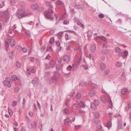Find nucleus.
<instances>
[{
	"mask_svg": "<svg viewBox=\"0 0 131 131\" xmlns=\"http://www.w3.org/2000/svg\"><path fill=\"white\" fill-rule=\"evenodd\" d=\"M73 109L75 110H77L78 108V105L74 103L73 106Z\"/></svg>",
	"mask_w": 131,
	"mask_h": 131,
	"instance_id": "obj_34",
	"label": "nucleus"
},
{
	"mask_svg": "<svg viewBox=\"0 0 131 131\" xmlns=\"http://www.w3.org/2000/svg\"><path fill=\"white\" fill-rule=\"evenodd\" d=\"M48 13H49L50 14H52L53 13V11L51 9H49L48 10Z\"/></svg>",
	"mask_w": 131,
	"mask_h": 131,
	"instance_id": "obj_47",
	"label": "nucleus"
},
{
	"mask_svg": "<svg viewBox=\"0 0 131 131\" xmlns=\"http://www.w3.org/2000/svg\"><path fill=\"white\" fill-rule=\"evenodd\" d=\"M69 119L68 117L65 120V122L64 124L65 125H67L68 124Z\"/></svg>",
	"mask_w": 131,
	"mask_h": 131,
	"instance_id": "obj_39",
	"label": "nucleus"
},
{
	"mask_svg": "<svg viewBox=\"0 0 131 131\" xmlns=\"http://www.w3.org/2000/svg\"><path fill=\"white\" fill-rule=\"evenodd\" d=\"M79 105L81 108L84 107L85 106L84 102L82 101H80V102L79 104Z\"/></svg>",
	"mask_w": 131,
	"mask_h": 131,
	"instance_id": "obj_19",
	"label": "nucleus"
},
{
	"mask_svg": "<svg viewBox=\"0 0 131 131\" xmlns=\"http://www.w3.org/2000/svg\"><path fill=\"white\" fill-rule=\"evenodd\" d=\"M71 48V46L70 45H68L66 46V50H69Z\"/></svg>",
	"mask_w": 131,
	"mask_h": 131,
	"instance_id": "obj_44",
	"label": "nucleus"
},
{
	"mask_svg": "<svg viewBox=\"0 0 131 131\" xmlns=\"http://www.w3.org/2000/svg\"><path fill=\"white\" fill-rule=\"evenodd\" d=\"M10 4L12 5H14L15 4V2L14 0H10Z\"/></svg>",
	"mask_w": 131,
	"mask_h": 131,
	"instance_id": "obj_41",
	"label": "nucleus"
},
{
	"mask_svg": "<svg viewBox=\"0 0 131 131\" xmlns=\"http://www.w3.org/2000/svg\"><path fill=\"white\" fill-rule=\"evenodd\" d=\"M104 15L103 14H100L99 15V18H102L104 17Z\"/></svg>",
	"mask_w": 131,
	"mask_h": 131,
	"instance_id": "obj_60",
	"label": "nucleus"
},
{
	"mask_svg": "<svg viewBox=\"0 0 131 131\" xmlns=\"http://www.w3.org/2000/svg\"><path fill=\"white\" fill-rule=\"evenodd\" d=\"M74 127L75 129H79L81 128V126L80 125H75Z\"/></svg>",
	"mask_w": 131,
	"mask_h": 131,
	"instance_id": "obj_53",
	"label": "nucleus"
},
{
	"mask_svg": "<svg viewBox=\"0 0 131 131\" xmlns=\"http://www.w3.org/2000/svg\"><path fill=\"white\" fill-rule=\"evenodd\" d=\"M110 71V70L109 69H106L104 71V75H107Z\"/></svg>",
	"mask_w": 131,
	"mask_h": 131,
	"instance_id": "obj_24",
	"label": "nucleus"
},
{
	"mask_svg": "<svg viewBox=\"0 0 131 131\" xmlns=\"http://www.w3.org/2000/svg\"><path fill=\"white\" fill-rule=\"evenodd\" d=\"M21 66V64L20 62H17L16 64V66L17 67H20Z\"/></svg>",
	"mask_w": 131,
	"mask_h": 131,
	"instance_id": "obj_51",
	"label": "nucleus"
},
{
	"mask_svg": "<svg viewBox=\"0 0 131 131\" xmlns=\"http://www.w3.org/2000/svg\"><path fill=\"white\" fill-rule=\"evenodd\" d=\"M50 64L51 66H52L54 65L55 64V63L53 60L51 61L50 62Z\"/></svg>",
	"mask_w": 131,
	"mask_h": 131,
	"instance_id": "obj_54",
	"label": "nucleus"
},
{
	"mask_svg": "<svg viewBox=\"0 0 131 131\" xmlns=\"http://www.w3.org/2000/svg\"><path fill=\"white\" fill-rule=\"evenodd\" d=\"M107 42H106L105 44H104L102 45V47L103 48H106L107 46Z\"/></svg>",
	"mask_w": 131,
	"mask_h": 131,
	"instance_id": "obj_59",
	"label": "nucleus"
},
{
	"mask_svg": "<svg viewBox=\"0 0 131 131\" xmlns=\"http://www.w3.org/2000/svg\"><path fill=\"white\" fill-rule=\"evenodd\" d=\"M100 67L102 70H104L106 68V65L103 62H101L100 64Z\"/></svg>",
	"mask_w": 131,
	"mask_h": 131,
	"instance_id": "obj_12",
	"label": "nucleus"
},
{
	"mask_svg": "<svg viewBox=\"0 0 131 131\" xmlns=\"http://www.w3.org/2000/svg\"><path fill=\"white\" fill-rule=\"evenodd\" d=\"M74 50H77L78 54L80 56L79 57H78L77 59L74 61V62L73 63L72 68L75 70L76 69L78 66L79 65L82 59L81 55L82 53L81 52V49L79 48H75L74 49Z\"/></svg>",
	"mask_w": 131,
	"mask_h": 131,
	"instance_id": "obj_1",
	"label": "nucleus"
},
{
	"mask_svg": "<svg viewBox=\"0 0 131 131\" xmlns=\"http://www.w3.org/2000/svg\"><path fill=\"white\" fill-rule=\"evenodd\" d=\"M63 60L65 62H69L70 61L69 57L67 55H66L64 57Z\"/></svg>",
	"mask_w": 131,
	"mask_h": 131,
	"instance_id": "obj_13",
	"label": "nucleus"
},
{
	"mask_svg": "<svg viewBox=\"0 0 131 131\" xmlns=\"http://www.w3.org/2000/svg\"><path fill=\"white\" fill-rule=\"evenodd\" d=\"M56 44L57 45V46L58 47H59L60 46V42L59 41H56Z\"/></svg>",
	"mask_w": 131,
	"mask_h": 131,
	"instance_id": "obj_46",
	"label": "nucleus"
},
{
	"mask_svg": "<svg viewBox=\"0 0 131 131\" xmlns=\"http://www.w3.org/2000/svg\"><path fill=\"white\" fill-rule=\"evenodd\" d=\"M31 126L32 127L34 128H35L37 126V123H36L34 122V125H32L31 124Z\"/></svg>",
	"mask_w": 131,
	"mask_h": 131,
	"instance_id": "obj_56",
	"label": "nucleus"
},
{
	"mask_svg": "<svg viewBox=\"0 0 131 131\" xmlns=\"http://www.w3.org/2000/svg\"><path fill=\"white\" fill-rule=\"evenodd\" d=\"M108 102L109 103L110 106L111 107L112 106V101L110 98H109L108 100Z\"/></svg>",
	"mask_w": 131,
	"mask_h": 131,
	"instance_id": "obj_42",
	"label": "nucleus"
},
{
	"mask_svg": "<svg viewBox=\"0 0 131 131\" xmlns=\"http://www.w3.org/2000/svg\"><path fill=\"white\" fill-rule=\"evenodd\" d=\"M122 65V63L119 62H118L116 64V66L117 67H121Z\"/></svg>",
	"mask_w": 131,
	"mask_h": 131,
	"instance_id": "obj_49",
	"label": "nucleus"
},
{
	"mask_svg": "<svg viewBox=\"0 0 131 131\" xmlns=\"http://www.w3.org/2000/svg\"><path fill=\"white\" fill-rule=\"evenodd\" d=\"M100 39L104 41H106V39L104 36H100Z\"/></svg>",
	"mask_w": 131,
	"mask_h": 131,
	"instance_id": "obj_32",
	"label": "nucleus"
},
{
	"mask_svg": "<svg viewBox=\"0 0 131 131\" xmlns=\"http://www.w3.org/2000/svg\"><path fill=\"white\" fill-rule=\"evenodd\" d=\"M93 104L96 106H98L99 104V100H95L94 101Z\"/></svg>",
	"mask_w": 131,
	"mask_h": 131,
	"instance_id": "obj_23",
	"label": "nucleus"
},
{
	"mask_svg": "<svg viewBox=\"0 0 131 131\" xmlns=\"http://www.w3.org/2000/svg\"><path fill=\"white\" fill-rule=\"evenodd\" d=\"M54 41V39L53 37H52L49 40V43H50L51 44H52L53 42Z\"/></svg>",
	"mask_w": 131,
	"mask_h": 131,
	"instance_id": "obj_33",
	"label": "nucleus"
},
{
	"mask_svg": "<svg viewBox=\"0 0 131 131\" xmlns=\"http://www.w3.org/2000/svg\"><path fill=\"white\" fill-rule=\"evenodd\" d=\"M117 128L119 129H122L123 128L122 122L121 120H119L118 121Z\"/></svg>",
	"mask_w": 131,
	"mask_h": 131,
	"instance_id": "obj_10",
	"label": "nucleus"
},
{
	"mask_svg": "<svg viewBox=\"0 0 131 131\" xmlns=\"http://www.w3.org/2000/svg\"><path fill=\"white\" fill-rule=\"evenodd\" d=\"M81 94L80 93H78L76 95V97L78 99H79L81 98Z\"/></svg>",
	"mask_w": 131,
	"mask_h": 131,
	"instance_id": "obj_36",
	"label": "nucleus"
},
{
	"mask_svg": "<svg viewBox=\"0 0 131 131\" xmlns=\"http://www.w3.org/2000/svg\"><path fill=\"white\" fill-rule=\"evenodd\" d=\"M115 51L117 52H119L121 51L120 49L118 47H116L115 48Z\"/></svg>",
	"mask_w": 131,
	"mask_h": 131,
	"instance_id": "obj_37",
	"label": "nucleus"
},
{
	"mask_svg": "<svg viewBox=\"0 0 131 131\" xmlns=\"http://www.w3.org/2000/svg\"><path fill=\"white\" fill-rule=\"evenodd\" d=\"M63 112L65 114H70L71 112H70L68 110V109L67 108H65L64 109Z\"/></svg>",
	"mask_w": 131,
	"mask_h": 131,
	"instance_id": "obj_17",
	"label": "nucleus"
},
{
	"mask_svg": "<svg viewBox=\"0 0 131 131\" xmlns=\"http://www.w3.org/2000/svg\"><path fill=\"white\" fill-rule=\"evenodd\" d=\"M55 75L53 76L50 80L49 79L47 80V82L49 83H56L57 80V77L55 76L57 75L58 76L59 75V73L58 72H56L54 73Z\"/></svg>",
	"mask_w": 131,
	"mask_h": 131,
	"instance_id": "obj_4",
	"label": "nucleus"
},
{
	"mask_svg": "<svg viewBox=\"0 0 131 131\" xmlns=\"http://www.w3.org/2000/svg\"><path fill=\"white\" fill-rule=\"evenodd\" d=\"M52 49V48L51 46L49 45L48 46L47 50L49 51H51Z\"/></svg>",
	"mask_w": 131,
	"mask_h": 131,
	"instance_id": "obj_48",
	"label": "nucleus"
},
{
	"mask_svg": "<svg viewBox=\"0 0 131 131\" xmlns=\"http://www.w3.org/2000/svg\"><path fill=\"white\" fill-rule=\"evenodd\" d=\"M1 15L3 18H8L9 15L8 12L7 11L1 12Z\"/></svg>",
	"mask_w": 131,
	"mask_h": 131,
	"instance_id": "obj_7",
	"label": "nucleus"
},
{
	"mask_svg": "<svg viewBox=\"0 0 131 131\" xmlns=\"http://www.w3.org/2000/svg\"><path fill=\"white\" fill-rule=\"evenodd\" d=\"M9 57L10 59H13L14 58V54L13 52V51H12L10 52L9 53Z\"/></svg>",
	"mask_w": 131,
	"mask_h": 131,
	"instance_id": "obj_18",
	"label": "nucleus"
},
{
	"mask_svg": "<svg viewBox=\"0 0 131 131\" xmlns=\"http://www.w3.org/2000/svg\"><path fill=\"white\" fill-rule=\"evenodd\" d=\"M9 35V37H8L5 41V45L8 46L10 45L12 47H13L15 44V40L12 38V37L14 36V34H13V35L11 36Z\"/></svg>",
	"mask_w": 131,
	"mask_h": 131,
	"instance_id": "obj_2",
	"label": "nucleus"
},
{
	"mask_svg": "<svg viewBox=\"0 0 131 131\" xmlns=\"http://www.w3.org/2000/svg\"><path fill=\"white\" fill-rule=\"evenodd\" d=\"M19 88L18 87H15L14 89L15 92L16 93L18 92L19 91Z\"/></svg>",
	"mask_w": 131,
	"mask_h": 131,
	"instance_id": "obj_27",
	"label": "nucleus"
},
{
	"mask_svg": "<svg viewBox=\"0 0 131 131\" xmlns=\"http://www.w3.org/2000/svg\"><path fill=\"white\" fill-rule=\"evenodd\" d=\"M61 67L62 66L61 65L59 64H57V68L58 70H59L60 69Z\"/></svg>",
	"mask_w": 131,
	"mask_h": 131,
	"instance_id": "obj_40",
	"label": "nucleus"
},
{
	"mask_svg": "<svg viewBox=\"0 0 131 131\" xmlns=\"http://www.w3.org/2000/svg\"><path fill=\"white\" fill-rule=\"evenodd\" d=\"M6 80H4L3 81V83L4 85L7 86L8 87L10 88L11 86L10 83L11 79L10 78H6Z\"/></svg>",
	"mask_w": 131,
	"mask_h": 131,
	"instance_id": "obj_5",
	"label": "nucleus"
},
{
	"mask_svg": "<svg viewBox=\"0 0 131 131\" xmlns=\"http://www.w3.org/2000/svg\"><path fill=\"white\" fill-rule=\"evenodd\" d=\"M127 92V90L125 89H123L121 91V93L123 95L125 94Z\"/></svg>",
	"mask_w": 131,
	"mask_h": 131,
	"instance_id": "obj_30",
	"label": "nucleus"
},
{
	"mask_svg": "<svg viewBox=\"0 0 131 131\" xmlns=\"http://www.w3.org/2000/svg\"><path fill=\"white\" fill-rule=\"evenodd\" d=\"M17 102L16 101H14L12 103V106L13 107H15L16 106Z\"/></svg>",
	"mask_w": 131,
	"mask_h": 131,
	"instance_id": "obj_50",
	"label": "nucleus"
},
{
	"mask_svg": "<svg viewBox=\"0 0 131 131\" xmlns=\"http://www.w3.org/2000/svg\"><path fill=\"white\" fill-rule=\"evenodd\" d=\"M67 68L69 70H70L72 68V67L71 66L69 65L67 67Z\"/></svg>",
	"mask_w": 131,
	"mask_h": 131,
	"instance_id": "obj_64",
	"label": "nucleus"
},
{
	"mask_svg": "<svg viewBox=\"0 0 131 131\" xmlns=\"http://www.w3.org/2000/svg\"><path fill=\"white\" fill-rule=\"evenodd\" d=\"M37 105L38 106V107L40 110L41 111V107L40 106V105L38 101H37Z\"/></svg>",
	"mask_w": 131,
	"mask_h": 131,
	"instance_id": "obj_61",
	"label": "nucleus"
},
{
	"mask_svg": "<svg viewBox=\"0 0 131 131\" xmlns=\"http://www.w3.org/2000/svg\"><path fill=\"white\" fill-rule=\"evenodd\" d=\"M46 5L49 7L51 8H52V5L50 2L48 1H47L46 2Z\"/></svg>",
	"mask_w": 131,
	"mask_h": 131,
	"instance_id": "obj_16",
	"label": "nucleus"
},
{
	"mask_svg": "<svg viewBox=\"0 0 131 131\" xmlns=\"http://www.w3.org/2000/svg\"><path fill=\"white\" fill-rule=\"evenodd\" d=\"M112 126L111 122L110 121H108L107 123L106 127L108 128H110Z\"/></svg>",
	"mask_w": 131,
	"mask_h": 131,
	"instance_id": "obj_20",
	"label": "nucleus"
},
{
	"mask_svg": "<svg viewBox=\"0 0 131 131\" xmlns=\"http://www.w3.org/2000/svg\"><path fill=\"white\" fill-rule=\"evenodd\" d=\"M102 53L103 54H107L109 53V50H108L104 49L102 51Z\"/></svg>",
	"mask_w": 131,
	"mask_h": 131,
	"instance_id": "obj_15",
	"label": "nucleus"
},
{
	"mask_svg": "<svg viewBox=\"0 0 131 131\" xmlns=\"http://www.w3.org/2000/svg\"><path fill=\"white\" fill-rule=\"evenodd\" d=\"M65 38L66 40H69V35L67 34H66L65 35Z\"/></svg>",
	"mask_w": 131,
	"mask_h": 131,
	"instance_id": "obj_55",
	"label": "nucleus"
},
{
	"mask_svg": "<svg viewBox=\"0 0 131 131\" xmlns=\"http://www.w3.org/2000/svg\"><path fill=\"white\" fill-rule=\"evenodd\" d=\"M8 32L9 34H12L13 33V30H12V29L11 28L10 29H9Z\"/></svg>",
	"mask_w": 131,
	"mask_h": 131,
	"instance_id": "obj_63",
	"label": "nucleus"
},
{
	"mask_svg": "<svg viewBox=\"0 0 131 131\" xmlns=\"http://www.w3.org/2000/svg\"><path fill=\"white\" fill-rule=\"evenodd\" d=\"M39 6L37 4H34L31 5V8L34 10H36L39 8Z\"/></svg>",
	"mask_w": 131,
	"mask_h": 131,
	"instance_id": "obj_8",
	"label": "nucleus"
},
{
	"mask_svg": "<svg viewBox=\"0 0 131 131\" xmlns=\"http://www.w3.org/2000/svg\"><path fill=\"white\" fill-rule=\"evenodd\" d=\"M16 16L19 19L27 16L28 14L25 12V10L24 9H20L18 10L16 13Z\"/></svg>",
	"mask_w": 131,
	"mask_h": 131,
	"instance_id": "obj_3",
	"label": "nucleus"
},
{
	"mask_svg": "<svg viewBox=\"0 0 131 131\" xmlns=\"http://www.w3.org/2000/svg\"><path fill=\"white\" fill-rule=\"evenodd\" d=\"M25 33L29 37H30L31 33L29 31L26 30L25 31Z\"/></svg>",
	"mask_w": 131,
	"mask_h": 131,
	"instance_id": "obj_29",
	"label": "nucleus"
},
{
	"mask_svg": "<svg viewBox=\"0 0 131 131\" xmlns=\"http://www.w3.org/2000/svg\"><path fill=\"white\" fill-rule=\"evenodd\" d=\"M8 112L10 115L11 116H12L13 114V111L11 109L8 108Z\"/></svg>",
	"mask_w": 131,
	"mask_h": 131,
	"instance_id": "obj_28",
	"label": "nucleus"
},
{
	"mask_svg": "<svg viewBox=\"0 0 131 131\" xmlns=\"http://www.w3.org/2000/svg\"><path fill=\"white\" fill-rule=\"evenodd\" d=\"M96 106L92 103L91 105V107L93 110H95L96 109Z\"/></svg>",
	"mask_w": 131,
	"mask_h": 131,
	"instance_id": "obj_22",
	"label": "nucleus"
},
{
	"mask_svg": "<svg viewBox=\"0 0 131 131\" xmlns=\"http://www.w3.org/2000/svg\"><path fill=\"white\" fill-rule=\"evenodd\" d=\"M42 122H40L39 125V128L40 130H41L42 129Z\"/></svg>",
	"mask_w": 131,
	"mask_h": 131,
	"instance_id": "obj_35",
	"label": "nucleus"
},
{
	"mask_svg": "<svg viewBox=\"0 0 131 131\" xmlns=\"http://www.w3.org/2000/svg\"><path fill=\"white\" fill-rule=\"evenodd\" d=\"M22 50L24 53H26L27 52L28 50L26 48H22Z\"/></svg>",
	"mask_w": 131,
	"mask_h": 131,
	"instance_id": "obj_45",
	"label": "nucleus"
},
{
	"mask_svg": "<svg viewBox=\"0 0 131 131\" xmlns=\"http://www.w3.org/2000/svg\"><path fill=\"white\" fill-rule=\"evenodd\" d=\"M128 108H131V102L130 101H128Z\"/></svg>",
	"mask_w": 131,
	"mask_h": 131,
	"instance_id": "obj_43",
	"label": "nucleus"
},
{
	"mask_svg": "<svg viewBox=\"0 0 131 131\" xmlns=\"http://www.w3.org/2000/svg\"><path fill=\"white\" fill-rule=\"evenodd\" d=\"M95 94V92L94 90H92L88 92L89 96L92 97Z\"/></svg>",
	"mask_w": 131,
	"mask_h": 131,
	"instance_id": "obj_9",
	"label": "nucleus"
},
{
	"mask_svg": "<svg viewBox=\"0 0 131 131\" xmlns=\"http://www.w3.org/2000/svg\"><path fill=\"white\" fill-rule=\"evenodd\" d=\"M77 24L78 25L80 26H81L82 27H84V25L82 23H81L79 21L77 23Z\"/></svg>",
	"mask_w": 131,
	"mask_h": 131,
	"instance_id": "obj_52",
	"label": "nucleus"
},
{
	"mask_svg": "<svg viewBox=\"0 0 131 131\" xmlns=\"http://www.w3.org/2000/svg\"><path fill=\"white\" fill-rule=\"evenodd\" d=\"M57 4L59 5H61L63 4V3L61 1L58 0V1Z\"/></svg>",
	"mask_w": 131,
	"mask_h": 131,
	"instance_id": "obj_58",
	"label": "nucleus"
},
{
	"mask_svg": "<svg viewBox=\"0 0 131 131\" xmlns=\"http://www.w3.org/2000/svg\"><path fill=\"white\" fill-rule=\"evenodd\" d=\"M30 70H31V69H30V68H28L27 69V74L29 75H30V73H31V72L30 71Z\"/></svg>",
	"mask_w": 131,
	"mask_h": 131,
	"instance_id": "obj_57",
	"label": "nucleus"
},
{
	"mask_svg": "<svg viewBox=\"0 0 131 131\" xmlns=\"http://www.w3.org/2000/svg\"><path fill=\"white\" fill-rule=\"evenodd\" d=\"M100 100L101 101L104 103L106 102V100L105 99V97L103 96H100Z\"/></svg>",
	"mask_w": 131,
	"mask_h": 131,
	"instance_id": "obj_14",
	"label": "nucleus"
},
{
	"mask_svg": "<svg viewBox=\"0 0 131 131\" xmlns=\"http://www.w3.org/2000/svg\"><path fill=\"white\" fill-rule=\"evenodd\" d=\"M46 16L47 18H49L51 16V14L48 13L46 14Z\"/></svg>",
	"mask_w": 131,
	"mask_h": 131,
	"instance_id": "obj_38",
	"label": "nucleus"
},
{
	"mask_svg": "<svg viewBox=\"0 0 131 131\" xmlns=\"http://www.w3.org/2000/svg\"><path fill=\"white\" fill-rule=\"evenodd\" d=\"M12 78L13 80L15 81L17 80V77L15 75H13L12 76Z\"/></svg>",
	"mask_w": 131,
	"mask_h": 131,
	"instance_id": "obj_31",
	"label": "nucleus"
},
{
	"mask_svg": "<svg viewBox=\"0 0 131 131\" xmlns=\"http://www.w3.org/2000/svg\"><path fill=\"white\" fill-rule=\"evenodd\" d=\"M90 51L92 53H94L96 50V46L95 45H92L90 48Z\"/></svg>",
	"mask_w": 131,
	"mask_h": 131,
	"instance_id": "obj_11",
	"label": "nucleus"
},
{
	"mask_svg": "<svg viewBox=\"0 0 131 131\" xmlns=\"http://www.w3.org/2000/svg\"><path fill=\"white\" fill-rule=\"evenodd\" d=\"M63 23L65 25H68L69 24V22L65 20L64 21Z\"/></svg>",
	"mask_w": 131,
	"mask_h": 131,
	"instance_id": "obj_62",
	"label": "nucleus"
},
{
	"mask_svg": "<svg viewBox=\"0 0 131 131\" xmlns=\"http://www.w3.org/2000/svg\"><path fill=\"white\" fill-rule=\"evenodd\" d=\"M38 79L37 77L35 78L32 81V83L34 84H36L38 81Z\"/></svg>",
	"mask_w": 131,
	"mask_h": 131,
	"instance_id": "obj_25",
	"label": "nucleus"
},
{
	"mask_svg": "<svg viewBox=\"0 0 131 131\" xmlns=\"http://www.w3.org/2000/svg\"><path fill=\"white\" fill-rule=\"evenodd\" d=\"M128 52L126 50H125L123 52L124 56L125 57H127L128 56Z\"/></svg>",
	"mask_w": 131,
	"mask_h": 131,
	"instance_id": "obj_26",
	"label": "nucleus"
},
{
	"mask_svg": "<svg viewBox=\"0 0 131 131\" xmlns=\"http://www.w3.org/2000/svg\"><path fill=\"white\" fill-rule=\"evenodd\" d=\"M93 115L95 118H98L99 116V113L96 112H94L93 113Z\"/></svg>",
	"mask_w": 131,
	"mask_h": 131,
	"instance_id": "obj_21",
	"label": "nucleus"
},
{
	"mask_svg": "<svg viewBox=\"0 0 131 131\" xmlns=\"http://www.w3.org/2000/svg\"><path fill=\"white\" fill-rule=\"evenodd\" d=\"M84 84L86 86H92L94 88H97V85L93 83L92 82H86Z\"/></svg>",
	"mask_w": 131,
	"mask_h": 131,
	"instance_id": "obj_6",
	"label": "nucleus"
}]
</instances>
